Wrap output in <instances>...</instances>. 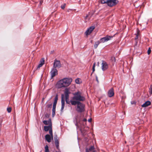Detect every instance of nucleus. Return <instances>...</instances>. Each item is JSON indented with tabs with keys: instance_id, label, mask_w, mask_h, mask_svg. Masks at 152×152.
<instances>
[{
	"instance_id": "nucleus-1",
	"label": "nucleus",
	"mask_w": 152,
	"mask_h": 152,
	"mask_svg": "<svg viewBox=\"0 0 152 152\" xmlns=\"http://www.w3.org/2000/svg\"><path fill=\"white\" fill-rule=\"evenodd\" d=\"M72 79L70 77H65L59 80L57 83L59 88L67 87L69 86L71 84Z\"/></svg>"
},
{
	"instance_id": "nucleus-2",
	"label": "nucleus",
	"mask_w": 152,
	"mask_h": 152,
	"mask_svg": "<svg viewBox=\"0 0 152 152\" xmlns=\"http://www.w3.org/2000/svg\"><path fill=\"white\" fill-rule=\"evenodd\" d=\"M74 96L72 99L77 101H83L85 100V98L81 96V93L80 91H77L74 94Z\"/></svg>"
},
{
	"instance_id": "nucleus-3",
	"label": "nucleus",
	"mask_w": 152,
	"mask_h": 152,
	"mask_svg": "<svg viewBox=\"0 0 152 152\" xmlns=\"http://www.w3.org/2000/svg\"><path fill=\"white\" fill-rule=\"evenodd\" d=\"M85 105L79 102L75 107L76 110L79 113H81L85 111Z\"/></svg>"
},
{
	"instance_id": "nucleus-4",
	"label": "nucleus",
	"mask_w": 152,
	"mask_h": 152,
	"mask_svg": "<svg viewBox=\"0 0 152 152\" xmlns=\"http://www.w3.org/2000/svg\"><path fill=\"white\" fill-rule=\"evenodd\" d=\"M113 37V36L107 35L106 37L100 39V43H103L110 40Z\"/></svg>"
},
{
	"instance_id": "nucleus-5",
	"label": "nucleus",
	"mask_w": 152,
	"mask_h": 152,
	"mask_svg": "<svg viewBox=\"0 0 152 152\" xmlns=\"http://www.w3.org/2000/svg\"><path fill=\"white\" fill-rule=\"evenodd\" d=\"M61 66V65L60 61L59 60H58L56 59L54 60L53 63V68L56 69L59 68Z\"/></svg>"
},
{
	"instance_id": "nucleus-6",
	"label": "nucleus",
	"mask_w": 152,
	"mask_h": 152,
	"mask_svg": "<svg viewBox=\"0 0 152 152\" xmlns=\"http://www.w3.org/2000/svg\"><path fill=\"white\" fill-rule=\"evenodd\" d=\"M118 0H109L108 5L110 7H112L116 5L118 2Z\"/></svg>"
},
{
	"instance_id": "nucleus-7",
	"label": "nucleus",
	"mask_w": 152,
	"mask_h": 152,
	"mask_svg": "<svg viewBox=\"0 0 152 152\" xmlns=\"http://www.w3.org/2000/svg\"><path fill=\"white\" fill-rule=\"evenodd\" d=\"M102 69L103 71H105L107 69L108 67V65L107 63L104 61H103L102 63Z\"/></svg>"
},
{
	"instance_id": "nucleus-8",
	"label": "nucleus",
	"mask_w": 152,
	"mask_h": 152,
	"mask_svg": "<svg viewBox=\"0 0 152 152\" xmlns=\"http://www.w3.org/2000/svg\"><path fill=\"white\" fill-rule=\"evenodd\" d=\"M51 77L53 78L58 74V71L56 69L53 68L50 72Z\"/></svg>"
},
{
	"instance_id": "nucleus-9",
	"label": "nucleus",
	"mask_w": 152,
	"mask_h": 152,
	"mask_svg": "<svg viewBox=\"0 0 152 152\" xmlns=\"http://www.w3.org/2000/svg\"><path fill=\"white\" fill-rule=\"evenodd\" d=\"M95 28L94 26H91L89 28H88L87 30L85 32V34L87 36L90 34L94 29Z\"/></svg>"
},
{
	"instance_id": "nucleus-10",
	"label": "nucleus",
	"mask_w": 152,
	"mask_h": 152,
	"mask_svg": "<svg viewBox=\"0 0 152 152\" xmlns=\"http://www.w3.org/2000/svg\"><path fill=\"white\" fill-rule=\"evenodd\" d=\"M114 89L113 88H111L108 91L107 95L110 97H111L114 95Z\"/></svg>"
},
{
	"instance_id": "nucleus-11",
	"label": "nucleus",
	"mask_w": 152,
	"mask_h": 152,
	"mask_svg": "<svg viewBox=\"0 0 152 152\" xmlns=\"http://www.w3.org/2000/svg\"><path fill=\"white\" fill-rule=\"evenodd\" d=\"M54 139L56 147L57 149L59 150V142L57 135H56L54 137Z\"/></svg>"
},
{
	"instance_id": "nucleus-12",
	"label": "nucleus",
	"mask_w": 152,
	"mask_h": 152,
	"mask_svg": "<svg viewBox=\"0 0 152 152\" xmlns=\"http://www.w3.org/2000/svg\"><path fill=\"white\" fill-rule=\"evenodd\" d=\"M62 96L61 99V112H63L65 105V100L63 97V95H62Z\"/></svg>"
},
{
	"instance_id": "nucleus-13",
	"label": "nucleus",
	"mask_w": 152,
	"mask_h": 152,
	"mask_svg": "<svg viewBox=\"0 0 152 152\" xmlns=\"http://www.w3.org/2000/svg\"><path fill=\"white\" fill-rule=\"evenodd\" d=\"M70 94V92L69 90L67 88L65 89L64 94L65 95V99H68L69 97V94Z\"/></svg>"
},
{
	"instance_id": "nucleus-14",
	"label": "nucleus",
	"mask_w": 152,
	"mask_h": 152,
	"mask_svg": "<svg viewBox=\"0 0 152 152\" xmlns=\"http://www.w3.org/2000/svg\"><path fill=\"white\" fill-rule=\"evenodd\" d=\"M45 138L47 141L49 142H50L52 137L49 134H47L45 136Z\"/></svg>"
},
{
	"instance_id": "nucleus-15",
	"label": "nucleus",
	"mask_w": 152,
	"mask_h": 152,
	"mask_svg": "<svg viewBox=\"0 0 152 152\" xmlns=\"http://www.w3.org/2000/svg\"><path fill=\"white\" fill-rule=\"evenodd\" d=\"M151 104V102L149 101H147L144 104H142L141 106L142 107H147L148 106L150 105Z\"/></svg>"
},
{
	"instance_id": "nucleus-16",
	"label": "nucleus",
	"mask_w": 152,
	"mask_h": 152,
	"mask_svg": "<svg viewBox=\"0 0 152 152\" xmlns=\"http://www.w3.org/2000/svg\"><path fill=\"white\" fill-rule=\"evenodd\" d=\"M44 130L46 132H47L52 128V124H49L48 126H45L44 127Z\"/></svg>"
},
{
	"instance_id": "nucleus-17",
	"label": "nucleus",
	"mask_w": 152,
	"mask_h": 152,
	"mask_svg": "<svg viewBox=\"0 0 152 152\" xmlns=\"http://www.w3.org/2000/svg\"><path fill=\"white\" fill-rule=\"evenodd\" d=\"M58 100V95L56 94L55 97V99L54 101V102L53 106H56L57 104V102Z\"/></svg>"
},
{
	"instance_id": "nucleus-18",
	"label": "nucleus",
	"mask_w": 152,
	"mask_h": 152,
	"mask_svg": "<svg viewBox=\"0 0 152 152\" xmlns=\"http://www.w3.org/2000/svg\"><path fill=\"white\" fill-rule=\"evenodd\" d=\"M58 100V95L56 94L55 97V99L54 101V102L53 106H56L57 104V102Z\"/></svg>"
},
{
	"instance_id": "nucleus-19",
	"label": "nucleus",
	"mask_w": 152,
	"mask_h": 152,
	"mask_svg": "<svg viewBox=\"0 0 152 152\" xmlns=\"http://www.w3.org/2000/svg\"><path fill=\"white\" fill-rule=\"evenodd\" d=\"M79 102V101H74L72 100L70 101V102L71 103L72 105H75L76 104L77 105Z\"/></svg>"
},
{
	"instance_id": "nucleus-20",
	"label": "nucleus",
	"mask_w": 152,
	"mask_h": 152,
	"mask_svg": "<svg viewBox=\"0 0 152 152\" xmlns=\"http://www.w3.org/2000/svg\"><path fill=\"white\" fill-rule=\"evenodd\" d=\"M43 122L45 125L51 124V120L50 119H49L48 121L44 120L43 121Z\"/></svg>"
},
{
	"instance_id": "nucleus-21",
	"label": "nucleus",
	"mask_w": 152,
	"mask_h": 152,
	"mask_svg": "<svg viewBox=\"0 0 152 152\" xmlns=\"http://www.w3.org/2000/svg\"><path fill=\"white\" fill-rule=\"evenodd\" d=\"M115 58L114 57L112 56L111 58L110 61H111L113 65L114 64L115 62Z\"/></svg>"
},
{
	"instance_id": "nucleus-22",
	"label": "nucleus",
	"mask_w": 152,
	"mask_h": 152,
	"mask_svg": "<svg viewBox=\"0 0 152 152\" xmlns=\"http://www.w3.org/2000/svg\"><path fill=\"white\" fill-rule=\"evenodd\" d=\"M100 41H98L95 42L94 45V47L95 48H97L99 45L100 43Z\"/></svg>"
},
{
	"instance_id": "nucleus-23",
	"label": "nucleus",
	"mask_w": 152,
	"mask_h": 152,
	"mask_svg": "<svg viewBox=\"0 0 152 152\" xmlns=\"http://www.w3.org/2000/svg\"><path fill=\"white\" fill-rule=\"evenodd\" d=\"M56 106H53L52 109V116L54 117L55 115Z\"/></svg>"
},
{
	"instance_id": "nucleus-24",
	"label": "nucleus",
	"mask_w": 152,
	"mask_h": 152,
	"mask_svg": "<svg viewBox=\"0 0 152 152\" xmlns=\"http://www.w3.org/2000/svg\"><path fill=\"white\" fill-rule=\"evenodd\" d=\"M109 1V0H101V2L102 3L104 4L106 3L107 5H108V3Z\"/></svg>"
},
{
	"instance_id": "nucleus-25",
	"label": "nucleus",
	"mask_w": 152,
	"mask_h": 152,
	"mask_svg": "<svg viewBox=\"0 0 152 152\" xmlns=\"http://www.w3.org/2000/svg\"><path fill=\"white\" fill-rule=\"evenodd\" d=\"M49 133L50 134V136H51L52 138H53V132H52V128H51L49 130Z\"/></svg>"
},
{
	"instance_id": "nucleus-26",
	"label": "nucleus",
	"mask_w": 152,
	"mask_h": 152,
	"mask_svg": "<svg viewBox=\"0 0 152 152\" xmlns=\"http://www.w3.org/2000/svg\"><path fill=\"white\" fill-rule=\"evenodd\" d=\"M88 151L89 152V151H92L94 149V147L93 146H92L91 147H90L89 148H88Z\"/></svg>"
},
{
	"instance_id": "nucleus-27",
	"label": "nucleus",
	"mask_w": 152,
	"mask_h": 152,
	"mask_svg": "<svg viewBox=\"0 0 152 152\" xmlns=\"http://www.w3.org/2000/svg\"><path fill=\"white\" fill-rule=\"evenodd\" d=\"M45 152H49L48 149V145H46L45 147Z\"/></svg>"
},
{
	"instance_id": "nucleus-28",
	"label": "nucleus",
	"mask_w": 152,
	"mask_h": 152,
	"mask_svg": "<svg viewBox=\"0 0 152 152\" xmlns=\"http://www.w3.org/2000/svg\"><path fill=\"white\" fill-rule=\"evenodd\" d=\"M95 64H96V63L95 62L93 64V67H92V73H93L95 70Z\"/></svg>"
},
{
	"instance_id": "nucleus-29",
	"label": "nucleus",
	"mask_w": 152,
	"mask_h": 152,
	"mask_svg": "<svg viewBox=\"0 0 152 152\" xmlns=\"http://www.w3.org/2000/svg\"><path fill=\"white\" fill-rule=\"evenodd\" d=\"M149 93L150 94H152V85H151L149 88Z\"/></svg>"
},
{
	"instance_id": "nucleus-30",
	"label": "nucleus",
	"mask_w": 152,
	"mask_h": 152,
	"mask_svg": "<svg viewBox=\"0 0 152 152\" xmlns=\"http://www.w3.org/2000/svg\"><path fill=\"white\" fill-rule=\"evenodd\" d=\"M45 60L44 58H42V59L40 61V63H42L43 65L44 64Z\"/></svg>"
},
{
	"instance_id": "nucleus-31",
	"label": "nucleus",
	"mask_w": 152,
	"mask_h": 152,
	"mask_svg": "<svg viewBox=\"0 0 152 152\" xmlns=\"http://www.w3.org/2000/svg\"><path fill=\"white\" fill-rule=\"evenodd\" d=\"M75 83L77 84H79V79L77 78L75 80Z\"/></svg>"
},
{
	"instance_id": "nucleus-32",
	"label": "nucleus",
	"mask_w": 152,
	"mask_h": 152,
	"mask_svg": "<svg viewBox=\"0 0 152 152\" xmlns=\"http://www.w3.org/2000/svg\"><path fill=\"white\" fill-rule=\"evenodd\" d=\"M11 108L10 107H8L7 110L8 113H10L11 111Z\"/></svg>"
},
{
	"instance_id": "nucleus-33",
	"label": "nucleus",
	"mask_w": 152,
	"mask_h": 152,
	"mask_svg": "<svg viewBox=\"0 0 152 152\" xmlns=\"http://www.w3.org/2000/svg\"><path fill=\"white\" fill-rule=\"evenodd\" d=\"M151 52V48H149L148 50V54L149 55L150 54Z\"/></svg>"
},
{
	"instance_id": "nucleus-34",
	"label": "nucleus",
	"mask_w": 152,
	"mask_h": 152,
	"mask_svg": "<svg viewBox=\"0 0 152 152\" xmlns=\"http://www.w3.org/2000/svg\"><path fill=\"white\" fill-rule=\"evenodd\" d=\"M43 64L42 63H40L38 66L37 68H39L40 67H42L43 65Z\"/></svg>"
},
{
	"instance_id": "nucleus-35",
	"label": "nucleus",
	"mask_w": 152,
	"mask_h": 152,
	"mask_svg": "<svg viewBox=\"0 0 152 152\" xmlns=\"http://www.w3.org/2000/svg\"><path fill=\"white\" fill-rule=\"evenodd\" d=\"M65 5H66V4H64V5H61V9H64V8H65Z\"/></svg>"
},
{
	"instance_id": "nucleus-36",
	"label": "nucleus",
	"mask_w": 152,
	"mask_h": 152,
	"mask_svg": "<svg viewBox=\"0 0 152 152\" xmlns=\"http://www.w3.org/2000/svg\"><path fill=\"white\" fill-rule=\"evenodd\" d=\"M52 104H48V105H47V107L48 108H51L52 107Z\"/></svg>"
},
{
	"instance_id": "nucleus-37",
	"label": "nucleus",
	"mask_w": 152,
	"mask_h": 152,
	"mask_svg": "<svg viewBox=\"0 0 152 152\" xmlns=\"http://www.w3.org/2000/svg\"><path fill=\"white\" fill-rule=\"evenodd\" d=\"M88 15H86V16H85V20L87 19H88Z\"/></svg>"
},
{
	"instance_id": "nucleus-38",
	"label": "nucleus",
	"mask_w": 152,
	"mask_h": 152,
	"mask_svg": "<svg viewBox=\"0 0 152 152\" xmlns=\"http://www.w3.org/2000/svg\"><path fill=\"white\" fill-rule=\"evenodd\" d=\"M68 100H69V99H66V103L69 104V102H68Z\"/></svg>"
},
{
	"instance_id": "nucleus-39",
	"label": "nucleus",
	"mask_w": 152,
	"mask_h": 152,
	"mask_svg": "<svg viewBox=\"0 0 152 152\" xmlns=\"http://www.w3.org/2000/svg\"><path fill=\"white\" fill-rule=\"evenodd\" d=\"M96 81H97V82L98 83L99 82V81H98V77H97V76H96Z\"/></svg>"
},
{
	"instance_id": "nucleus-40",
	"label": "nucleus",
	"mask_w": 152,
	"mask_h": 152,
	"mask_svg": "<svg viewBox=\"0 0 152 152\" xmlns=\"http://www.w3.org/2000/svg\"><path fill=\"white\" fill-rule=\"evenodd\" d=\"M91 121H92L91 118H90L88 120V121L90 122H91Z\"/></svg>"
},
{
	"instance_id": "nucleus-41",
	"label": "nucleus",
	"mask_w": 152,
	"mask_h": 152,
	"mask_svg": "<svg viewBox=\"0 0 152 152\" xmlns=\"http://www.w3.org/2000/svg\"><path fill=\"white\" fill-rule=\"evenodd\" d=\"M83 121L84 122H86L87 121V119L86 118H84L83 120Z\"/></svg>"
},
{
	"instance_id": "nucleus-42",
	"label": "nucleus",
	"mask_w": 152,
	"mask_h": 152,
	"mask_svg": "<svg viewBox=\"0 0 152 152\" xmlns=\"http://www.w3.org/2000/svg\"><path fill=\"white\" fill-rule=\"evenodd\" d=\"M86 152H89L88 151V148H86ZM93 152H95V151H94Z\"/></svg>"
},
{
	"instance_id": "nucleus-43",
	"label": "nucleus",
	"mask_w": 152,
	"mask_h": 152,
	"mask_svg": "<svg viewBox=\"0 0 152 152\" xmlns=\"http://www.w3.org/2000/svg\"><path fill=\"white\" fill-rule=\"evenodd\" d=\"M138 38V35H137V36H136V37H135V39L136 40Z\"/></svg>"
},
{
	"instance_id": "nucleus-44",
	"label": "nucleus",
	"mask_w": 152,
	"mask_h": 152,
	"mask_svg": "<svg viewBox=\"0 0 152 152\" xmlns=\"http://www.w3.org/2000/svg\"><path fill=\"white\" fill-rule=\"evenodd\" d=\"M39 3H40V4H42V3H43V1H40Z\"/></svg>"
},
{
	"instance_id": "nucleus-45",
	"label": "nucleus",
	"mask_w": 152,
	"mask_h": 152,
	"mask_svg": "<svg viewBox=\"0 0 152 152\" xmlns=\"http://www.w3.org/2000/svg\"><path fill=\"white\" fill-rule=\"evenodd\" d=\"M135 103V102L134 101H133L132 102H131V104H134Z\"/></svg>"
},
{
	"instance_id": "nucleus-46",
	"label": "nucleus",
	"mask_w": 152,
	"mask_h": 152,
	"mask_svg": "<svg viewBox=\"0 0 152 152\" xmlns=\"http://www.w3.org/2000/svg\"><path fill=\"white\" fill-rule=\"evenodd\" d=\"M136 45H137V41H136Z\"/></svg>"
}]
</instances>
